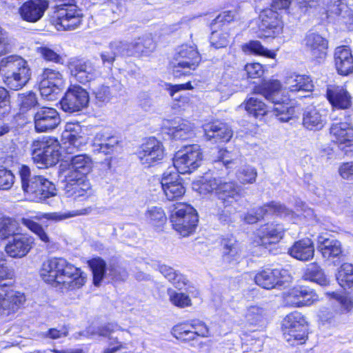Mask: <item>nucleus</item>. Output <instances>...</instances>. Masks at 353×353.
Listing matches in <instances>:
<instances>
[{
	"mask_svg": "<svg viewBox=\"0 0 353 353\" xmlns=\"http://www.w3.org/2000/svg\"><path fill=\"white\" fill-rule=\"evenodd\" d=\"M92 210L93 208L91 206H89L79 210H72L68 212H59L43 213L40 216H36L35 219L37 220H41V219L43 218L54 221H61L71 217L90 214L92 212Z\"/></svg>",
	"mask_w": 353,
	"mask_h": 353,
	"instance_id": "35",
	"label": "nucleus"
},
{
	"mask_svg": "<svg viewBox=\"0 0 353 353\" xmlns=\"http://www.w3.org/2000/svg\"><path fill=\"white\" fill-rule=\"evenodd\" d=\"M254 280L260 287L270 290L290 283L292 276L285 269H266L258 272Z\"/></svg>",
	"mask_w": 353,
	"mask_h": 353,
	"instance_id": "12",
	"label": "nucleus"
},
{
	"mask_svg": "<svg viewBox=\"0 0 353 353\" xmlns=\"http://www.w3.org/2000/svg\"><path fill=\"white\" fill-rule=\"evenodd\" d=\"M236 160L237 155L236 154L229 152L227 150L221 149L219 151L217 160H216L215 162L222 163L226 168H232V165L235 163Z\"/></svg>",
	"mask_w": 353,
	"mask_h": 353,
	"instance_id": "59",
	"label": "nucleus"
},
{
	"mask_svg": "<svg viewBox=\"0 0 353 353\" xmlns=\"http://www.w3.org/2000/svg\"><path fill=\"white\" fill-rule=\"evenodd\" d=\"M203 161V152L197 144L184 146L173 159V164L178 172L189 174L196 170Z\"/></svg>",
	"mask_w": 353,
	"mask_h": 353,
	"instance_id": "8",
	"label": "nucleus"
},
{
	"mask_svg": "<svg viewBox=\"0 0 353 353\" xmlns=\"http://www.w3.org/2000/svg\"><path fill=\"white\" fill-rule=\"evenodd\" d=\"M210 43L216 48L226 47L229 43V34L227 32L213 31Z\"/></svg>",
	"mask_w": 353,
	"mask_h": 353,
	"instance_id": "57",
	"label": "nucleus"
},
{
	"mask_svg": "<svg viewBox=\"0 0 353 353\" xmlns=\"http://www.w3.org/2000/svg\"><path fill=\"white\" fill-rule=\"evenodd\" d=\"M12 39L8 33L0 27V56L10 52L12 48Z\"/></svg>",
	"mask_w": 353,
	"mask_h": 353,
	"instance_id": "62",
	"label": "nucleus"
},
{
	"mask_svg": "<svg viewBox=\"0 0 353 353\" xmlns=\"http://www.w3.org/2000/svg\"><path fill=\"white\" fill-rule=\"evenodd\" d=\"M274 214L283 219L295 222L297 216L291 210L279 202L272 201L256 210L254 212H249L244 216V220L249 224L256 223L265 214Z\"/></svg>",
	"mask_w": 353,
	"mask_h": 353,
	"instance_id": "11",
	"label": "nucleus"
},
{
	"mask_svg": "<svg viewBox=\"0 0 353 353\" xmlns=\"http://www.w3.org/2000/svg\"><path fill=\"white\" fill-rule=\"evenodd\" d=\"M190 328L196 336L209 337L210 336L209 328L206 324L202 321H193L190 325Z\"/></svg>",
	"mask_w": 353,
	"mask_h": 353,
	"instance_id": "63",
	"label": "nucleus"
},
{
	"mask_svg": "<svg viewBox=\"0 0 353 353\" xmlns=\"http://www.w3.org/2000/svg\"><path fill=\"white\" fill-rule=\"evenodd\" d=\"M93 167L91 157L87 154L72 157L65 175L67 181H72L77 178H86Z\"/></svg>",
	"mask_w": 353,
	"mask_h": 353,
	"instance_id": "19",
	"label": "nucleus"
},
{
	"mask_svg": "<svg viewBox=\"0 0 353 353\" xmlns=\"http://www.w3.org/2000/svg\"><path fill=\"white\" fill-rule=\"evenodd\" d=\"M138 158L145 167L159 163L164 157L162 143L154 138H150L143 143L137 152Z\"/></svg>",
	"mask_w": 353,
	"mask_h": 353,
	"instance_id": "15",
	"label": "nucleus"
},
{
	"mask_svg": "<svg viewBox=\"0 0 353 353\" xmlns=\"http://www.w3.org/2000/svg\"><path fill=\"white\" fill-rule=\"evenodd\" d=\"M201 61L197 50L192 46L187 45L182 46L176 58V63L174 65L173 73L175 77L185 74L188 71L181 72L180 68L183 70H195Z\"/></svg>",
	"mask_w": 353,
	"mask_h": 353,
	"instance_id": "16",
	"label": "nucleus"
},
{
	"mask_svg": "<svg viewBox=\"0 0 353 353\" xmlns=\"http://www.w3.org/2000/svg\"><path fill=\"white\" fill-rule=\"evenodd\" d=\"M172 334L176 339L183 341H191L196 339L195 334L188 325L174 326L172 329Z\"/></svg>",
	"mask_w": 353,
	"mask_h": 353,
	"instance_id": "51",
	"label": "nucleus"
},
{
	"mask_svg": "<svg viewBox=\"0 0 353 353\" xmlns=\"http://www.w3.org/2000/svg\"><path fill=\"white\" fill-rule=\"evenodd\" d=\"M93 94L99 105H102L110 99V91L108 86L100 85L92 90Z\"/></svg>",
	"mask_w": 353,
	"mask_h": 353,
	"instance_id": "58",
	"label": "nucleus"
},
{
	"mask_svg": "<svg viewBox=\"0 0 353 353\" xmlns=\"http://www.w3.org/2000/svg\"><path fill=\"white\" fill-rule=\"evenodd\" d=\"M26 298L23 293L13 290L0 292V314L14 312L24 303Z\"/></svg>",
	"mask_w": 353,
	"mask_h": 353,
	"instance_id": "26",
	"label": "nucleus"
},
{
	"mask_svg": "<svg viewBox=\"0 0 353 353\" xmlns=\"http://www.w3.org/2000/svg\"><path fill=\"white\" fill-rule=\"evenodd\" d=\"M284 339L292 345L303 344L307 337V324L305 318L298 312L289 314L282 323Z\"/></svg>",
	"mask_w": 353,
	"mask_h": 353,
	"instance_id": "6",
	"label": "nucleus"
},
{
	"mask_svg": "<svg viewBox=\"0 0 353 353\" xmlns=\"http://www.w3.org/2000/svg\"><path fill=\"white\" fill-rule=\"evenodd\" d=\"M81 128L78 123H68L61 134V145L54 137H46L35 140L32 144V158L39 168L54 165L61 157L60 149L68 154L78 151L87 142L86 138L81 136Z\"/></svg>",
	"mask_w": 353,
	"mask_h": 353,
	"instance_id": "1",
	"label": "nucleus"
},
{
	"mask_svg": "<svg viewBox=\"0 0 353 353\" xmlns=\"http://www.w3.org/2000/svg\"><path fill=\"white\" fill-rule=\"evenodd\" d=\"M21 222L23 225L34 233L41 241L46 243H50V237L40 224L28 218H22Z\"/></svg>",
	"mask_w": 353,
	"mask_h": 353,
	"instance_id": "47",
	"label": "nucleus"
},
{
	"mask_svg": "<svg viewBox=\"0 0 353 353\" xmlns=\"http://www.w3.org/2000/svg\"><path fill=\"white\" fill-rule=\"evenodd\" d=\"M207 140L214 142H228L232 137V131L228 125L221 122L207 123L203 125Z\"/></svg>",
	"mask_w": 353,
	"mask_h": 353,
	"instance_id": "25",
	"label": "nucleus"
},
{
	"mask_svg": "<svg viewBox=\"0 0 353 353\" xmlns=\"http://www.w3.org/2000/svg\"><path fill=\"white\" fill-rule=\"evenodd\" d=\"M40 275L46 283L61 285L63 290L79 289L86 281L85 274L63 258H52L44 261Z\"/></svg>",
	"mask_w": 353,
	"mask_h": 353,
	"instance_id": "2",
	"label": "nucleus"
},
{
	"mask_svg": "<svg viewBox=\"0 0 353 353\" xmlns=\"http://www.w3.org/2000/svg\"><path fill=\"white\" fill-rule=\"evenodd\" d=\"M34 243V239L28 235L15 236L6 246V253L12 258H22L28 254Z\"/></svg>",
	"mask_w": 353,
	"mask_h": 353,
	"instance_id": "24",
	"label": "nucleus"
},
{
	"mask_svg": "<svg viewBox=\"0 0 353 353\" xmlns=\"http://www.w3.org/2000/svg\"><path fill=\"white\" fill-rule=\"evenodd\" d=\"M326 123L325 116L315 108L306 109L303 114V125L309 130H321Z\"/></svg>",
	"mask_w": 353,
	"mask_h": 353,
	"instance_id": "32",
	"label": "nucleus"
},
{
	"mask_svg": "<svg viewBox=\"0 0 353 353\" xmlns=\"http://www.w3.org/2000/svg\"><path fill=\"white\" fill-rule=\"evenodd\" d=\"M170 221L173 228L181 236H186L192 234L198 222L196 210L185 203H177L172 211Z\"/></svg>",
	"mask_w": 353,
	"mask_h": 353,
	"instance_id": "7",
	"label": "nucleus"
},
{
	"mask_svg": "<svg viewBox=\"0 0 353 353\" xmlns=\"http://www.w3.org/2000/svg\"><path fill=\"white\" fill-rule=\"evenodd\" d=\"M165 196L169 201H173L180 199L185 192V188L181 183L166 186L162 188Z\"/></svg>",
	"mask_w": 353,
	"mask_h": 353,
	"instance_id": "54",
	"label": "nucleus"
},
{
	"mask_svg": "<svg viewBox=\"0 0 353 353\" xmlns=\"http://www.w3.org/2000/svg\"><path fill=\"white\" fill-rule=\"evenodd\" d=\"M256 92L274 104L273 112L279 121L288 122L295 117L296 108L287 97L283 96L279 81H265L256 88Z\"/></svg>",
	"mask_w": 353,
	"mask_h": 353,
	"instance_id": "3",
	"label": "nucleus"
},
{
	"mask_svg": "<svg viewBox=\"0 0 353 353\" xmlns=\"http://www.w3.org/2000/svg\"><path fill=\"white\" fill-rule=\"evenodd\" d=\"M339 284L343 288H351L353 285V265L351 263H343L336 275Z\"/></svg>",
	"mask_w": 353,
	"mask_h": 353,
	"instance_id": "45",
	"label": "nucleus"
},
{
	"mask_svg": "<svg viewBox=\"0 0 353 353\" xmlns=\"http://www.w3.org/2000/svg\"><path fill=\"white\" fill-rule=\"evenodd\" d=\"M60 123L59 114L54 108L41 107L34 113V123L37 132L51 131L57 128Z\"/></svg>",
	"mask_w": 353,
	"mask_h": 353,
	"instance_id": "17",
	"label": "nucleus"
},
{
	"mask_svg": "<svg viewBox=\"0 0 353 353\" xmlns=\"http://www.w3.org/2000/svg\"><path fill=\"white\" fill-rule=\"evenodd\" d=\"M64 85L65 80L59 71L51 68L43 70L39 85L40 93L43 98L54 101Z\"/></svg>",
	"mask_w": 353,
	"mask_h": 353,
	"instance_id": "10",
	"label": "nucleus"
},
{
	"mask_svg": "<svg viewBox=\"0 0 353 353\" xmlns=\"http://www.w3.org/2000/svg\"><path fill=\"white\" fill-rule=\"evenodd\" d=\"M318 249L325 259L338 256L342 252L341 244L338 240L323 235L318 237Z\"/></svg>",
	"mask_w": 353,
	"mask_h": 353,
	"instance_id": "34",
	"label": "nucleus"
},
{
	"mask_svg": "<svg viewBox=\"0 0 353 353\" xmlns=\"http://www.w3.org/2000/svg\"><path fill=\"white\" fill-rule=\"evenodd\" d=\"M259 30L261 37H275L282 32L283 23L279 14L272 9L263 10L260 14Z\"/></svg>",
	"mask_w": 353,
	"mask_h": 353,
	"instance_id": "20",
	"label": "nucleus"
},
{
	"mask_svg": "<svg viewBox=\"0 0 353 353\" xmlns=\"http://www.w3.org/2000/svg\"><path fill=\"white\" fill-rule=\"evenodd\" d=\"M145 216L149 222L154 226H161L166 221V216L163 210L157 206L148 208Z\"/></svg>",
	"mask_w": 353,
	"mask_h": 353,
	"instance_id": "48",
	"label": "nucleus"
},
{
	"mask_svg": "<svg viewBox=\"0 0 353 353\" xmlns=\"http://www.w3.org/2000/svg\"><path fill=\"white\" fill-rule=\"evenodd\" d=\"M48 8L47 0H29L20 7L19 14L23 20L35 23L42 18Z\"/></svg>",
	"mask_w": 353,
	"mask_h": 353,
	"instance_id": "21",
	"label": "nucleus"
},
{
	"mask_svg": "<svg viewBox=\"0 0 353 353\" xmlns=\"http://www.w3.org/2000/svg\"><path fill=\"white\" fill-rule=\"evenodd\" d=\"M305 46L307 52L316 59H323L327 54V41L318 33H307L305 38Z\"/></svg>",
	"mask_w": 353,
	"mask_h": 353,
	"instance_id": "23",
	"label": "nucleus"
},
{
	"mask_svg": "<svg viewBox=\"0 0 353 353\" xmlns=\"http://www.w3.org/2000/svg\"><path fill=\"white\" fill-rule=\"evenodd\" d=\"M110 48L117 56L131 54V43L114 41L110 43Z\"/></svg>",
	"mask_w": 353,
	"mask_h": 353,
	"instance_id": "60",
	"label": "nucleus"
},
{
	"mask_svg": "<svg viewBox=\"0 0 353 353\" xmlns=\"http://www.w3.org/2000/svg\"><path fill=\"white\" fill-rule=\"evenodd\" d=\"M285 84V89L290 92H310L313 89L312 81L307 75L293 74L286 78Z\"/></svg>",
	"mask_w": 353,
	"mask_h": 353,
	"instance_id": "33",
	"label": "nucleus"
},
{
	"mask_svg": "<svg viewBox=\"0 0 353 353\" xmlns=\"http://www.w3.org/2000/svg\"><path fill=\"white\" fill-rule=\"evenodd\" d=\"M224 258L227 261H236L240 255L241 249L239 245L235 241L229 240L223 245Z\"/></svg>",
	"mask_w": 353,
	"mask_h": 353,
	"instance_id": "52",
	"label": "nucleus"
},
{
	"mask_svg": "<svg viewBox=\"0 0 353 353\" xmlns=\"http://www.w3.org/2000/svg\"><path fill=\"white\" fill-rule=\"evenodd\" d=\"M65 194L68 197L74 199L85 200L93 194L91 185L86 178H77L72 181H68Z\"/></svg>",
	"mask_w": 353,
	"mask_h": 353,
	"instance_id": "27",
	"label": "nucleus"
},
{
	"mask_svg": "<svg viewBox=\"0 0 353 353\" xmlns=\"http://www.w3.org/2000/svg\"><path fill=\"white\" fill-rule=\"evenodd\" d=\"M284 231V228L280 224H265L257 230L255 242L257 245L263 246L276 243L283 238Z\"/></svg>",
	"mask_w": 353,
	"mask_h": 353,
	"instance_id": "22",
	"label": "nucleus"
},
{
	"mask_svg": "<svg viewBox=\"0 0 353 353\" xmlns=\"http://www.w3.org/2000/svg\"><path fill=\"white\" fill-rule=\"evenodd\" d=\"M241 50L246 54L260 55L272 59L276 57L275 52L265 48L259 41H250L242 45Z\"/></svg>",
	"mask_w": 353,
	"mask_h": 353,
	"instance_id": "41",
	"label": "nucleus"
},
{
	"mask_svg": "<svg viewBox=\"0 0 353 353\" xmlns=\"http://www.w3.org/2000/svg\"><path fill=\"white\" fill-rule=\"evenodd\" d=\"M334 63L338 73L347 75L353 71V57L351 50L345 46L338 47L334 52Z\"/></svg>",
	"mask_w": 353,
	"mask_h": 353,
	"instance_id": "30",
	"label": "nucleus"
},
{
	"mask_svg": "<svg viewBox=\"0 0 353 353\" xmlns=\"http://www.w3.org/2000/svg\"><path fill=\"white\" fill-rule=\"evenodd\" d=\"M168 90L170 92V96L174 101H182L183 103L188 102V97L181 96L179 92L181 90H191L193 88L191 83L190 82L183 84H176V85H168Z\"/></svg>",
	"mask_w": 353,
	"mask_h": 353,
	"instance_id": "53",
	"label": "nucleus"
},
{
	"mask_svg": "<svg viewBox=\"0 0 353 353\" xmlns=\"http://www.w3.org/2000/svg\"><path fill=\"white\" fill-rule=\"evenodd\" d=\"M170 131L175 139L185 140L192 137L194 134L192 123L181 119L174 122Z\"/></svg>",
	"mask_w": 353,
	"mask_h": 353,
	"instance_id": "38",
	"label": "nucleus"
},
{
	"mask_svg": "<svg viewBox=\"0 0 353 353\" xmlns=\"http://www.w3.org/2000/svg\"><path fill=\"white\" fill-rule=\"evenodd\" d=\"M88 265L92 272L94 285L95 286L100 285L105 272L106 263L105 261L99 257L94 258L88 261Z\"/></svg>",
	"mask_w": 353,
	"mask_h": 353,
	"instance_id": "44",
	"label": "nucleus"
},
{
	"mask_svg": "<svg viewBox=\"0 0 353 353\" xmlns=\"http://www.w3.org/2000/svg\"><path fill=\"white\" fill-rule=\"evenodd\" d=\"M243 105L248 113L256 119L262 118L268 112L267 105L257 97H250Z\"/></svg>",
	"mask_w": 353,
	"mask_h": 353,
	"instance_id": "39",
	"label": "nucleus"
},
{
	"mask_svg": "<svg viewBox=\"0 0 353 353\" xmlns=\"http://www.w3.org/2000/svg\"><path fill=\"white\" fill-rule=\"evenodd\" d=\"M17 173L21 179L23 190L32 200L37 202L43 201L57 194L54 183L41 175L32 176L28 166L19 165Z\"/></svg>",
	"mask_w": 353,
	"mask_h": 353,
	"instance_id": "4",
	"label": "nucleus"
},
{
	"mask_svg": "<svg viewBox=\"0 0 353 353\" xmlns=\"http://www.w3.org/2000/svg\"><path fill=\"white\" fill-rule=\"evenodd\" d=\"M1 67L8 68L6 72L3 81L11 90L21 89L28 82L31 77L30 69L27 61L22 57L11 55L1 61Z\"/></svg>",
	"mask_w": 353,
	"mask_h": 353,
	"instance_id": "5",
	"label": "nucleus"
},
{
	"mask_svg": "<svg viewBox=\"0 0 353 353\" xmlns=\"http://www.w3.org/2000/svg\"><path fill=\"white\" fill-rule=\"evenodd\" d=\"M221 177H211L205 176L199 180L193 183V189L200 194H207L212 192L216 193L217 188L220 184Z\"/></svg>",
	"mask_w": 353,
	"mask_h": 353,
	"instance_id": "36",
	"label": "nucleus"
},
{
	"mask_svg": "<svg viewBox=\"0 0 353 353\" xmlns=\"http://www.w3.org/2000/svg\"><path fill=\"white\" fill-rule=\"evenodd\" d=\"M82 13L77 6L72 4H63L57 6L54 24L57 30H72L81 23Z\"/></svg>",
	"mask_w": 353,
	"mask_h": 353,
	"instance_id": "9",
	"label": "nucleus"
},
{
	"mask_svg": "<svg viewBox=\"0 0 353 353\" xmlns=\"http://www.w3.org/2000/svg\"><path fill=\"white\" fill-rule=\"evenodd\" d=\"M154 48V44L150 38L139 39L131 43V54L133 53L147 54Z\"/></svg>",
	"mask_w": 353,
	"mask_h": 353,
	"instance_id": "50",
	"label": "nucleus"
},
{
	"mask_svg": "<svg viewBox=\"0 0 353 353\" xmlns=\"http://www.w3.org/2000/svg\"><path fill=\"white\" fill-rule=\"evenodd\" d=\"M14 176L11 171L0 169V190H9L14 183Z\"/></svg>",
	"mask_w": 353,
	"mask_h": 353,
	"instance_id": "61",
	"label": "nucleus"
},
{
	"mask_svg": "<svg viewBox=\"0 0 353 353\" xmlns=\"http://www.w3.org/2000/svg\"><path fill=\"white\" fill-rule=\"evenodd\" d=\"M303 298V286H298L290 289L284 297L287 305L292 307H301Z\"/></svg>",
	"mask_w": 353,
	"mask_h": 353,
	"instance_id": "49",
	"label": "nucleus"
},
{
	"mask_svg": "<svg viewBox=\"0 0 353 353\" xmlns=\"http://www.w3.org/2000/svg\"><path fill=\"white\" fill-rule=\"evenodd\" d=\"M89 102L88 92L79 85L70 86L61 101V108L67 112H75L85 108Z\"/></svg>",
	"mask_w": 353,
	"mask_h": 353,
	"instance_id": "14",
	"label": "nucleus"
},
{
	"mask_svg": "<svg viewBox=\"0 0 353 353\" xmlns=\"http://www.w3.org/2000/svg\"><path fill=\"white\" fill-rule=\"evenodd\" d=\"M288 253L298 260L309 261L313 258L314 254L313 243L307 238L296 241L289 249Z\"/></svg>",
	"mask_w": 353,
	"mask_h": 353,
	"instance_id": "31",
	"label": "nucleus"
},
{
	"mask_svg": "<svg viewBox=\"0 0 353 353\" xmlns=\"http://www.w3.org/2000/svg\"><path fill=\"white\" fill-rule=\"evenodd\" d=\"M179 173L174 166L164 172L161 181L162 188L176 184V183H181Z\"/></svg>",
	"mask_w": 353,
	"mask_h": 353,
	"instance_id": "56",
	"label": "nucleus"
},
{
	"mask_svg": "<svg viewBox=\"0 0 353 353\" xmlns=\"http://www.w3.org/2000/svg\"><path fill=\"white\" fill-rule=\"evenodd\" d=\"M326 97L333 108L347 109L351 105V97L342 87L327 86Z\"/></svg>",
	"mask_w": 353,
	"mask_h": 353,
	"instance_id": "29",
	"label": "nucleus"
},
{
	"mask_svg": "<svg viewBox=\"0 0 353 353\" xmlns=\"http://www.w3.org/2000/svg\"><path fill=\"white\" fill-rule=\"evenodd\" d=\"M325 3L327 7L328 16H337L345 19L352 15V10L345 0H328Z\"/></svg>",
	"mask_w": 353,
	"mask_h": 353,
	"instance_id": "40",
	"label": "nucleus"
},
{
	"mask_svg": "<svg viewBox=\"0 0 353 353\" xmlns=\"http://www.w3.org/2000/svg\"><path fill=\"white\" fill-rule=\"evenodd\" d=\"M248 77L256 79L261 77L264 72L263 67L259 63H250L245 65Z\"/></svg>",
	"mask_w": 353,
	"mask_h": 353,
	"instance_id": "64",
	"label": "nucleus"
},
{
	"mask_svg": "<svg viewBox=\"0 0 353 353\" xmlns=\"http://www.w3.org/2000/svg\"><path fill=\"white\" fill-rule=\"evenodd\" d=\"M330 133L332 141L347 154L353 151V115L350 123L339 122L332 124Z\"/></svg>",
	"mask_w": 353,
	"mask_h": 353,
	"instance_id": "13",
	"label": "nucleus"
},
{
	"mask_svg": "<svg viewBox=\"0 0 353 353\" xmlns=\"http://www.w3.org/2000/svg\"><path fill=\"white\" fill-rule=\"evenodd\" d=\"M19 231V223L8 216L0 217V239H6Z\"/></svg>",
	"mask_w": 353,
	"mask_h": 353,
	"instance_id": "42",
	"label": "nucleus"
},
{
	"mask_svg": "<svg viewBox=\"0 0 353 353\" xmlns=\"http://www.w3.org/2000/svg\"><path fill=\"white\" fill-rule=\"evenodd\" d=\"M245 322L250 325H258L265 321L266 311L259 305H252L247 307L243 312Z\"/></svg>",
	"mask_w": 353,
	"mask_h": 353,
	"instance_id": "37",
	"label": "nucleus"
},
{
	"mask_svg": "<svg viewBox=\"0 0 353 353\" xmlns=\"http://www.w3.org/2000/svg\"><path fill=\"white\" fill-rule=\"evenodd\" d=\"M236 176L241 184H252L256 181L257 171L254 167L245 165L237 170Z\"/></svg>",
	"mask_w": 353,
	"mask_h": 353,
	"instance_id": "46",
	"label": "nucleus"
},
{
	"mask_svg": "<svg viewBox=\"0 0 353 353\" xmlns=\"http://www.w3.org/2000/svg\"><path fill=\"white\" fill-rule=\"evenodd\" d=\"M71 76L78 82L85 84L97 77L94 63L88 59H74L68 65Z\"/></svg>",
	"mask_w": 353,
	"mask_h": 353,
	"instance_id": "18",
	"label": "nucleus"
},
{
	"mask_svg": "<svg viewBox=\"0 0 353 353\" xmlns=\"http://www.w3.org/2000/svg\"><path fill=\"white\" fill-rule=\"evenodd\" d=\"M168 294L170 302L175 306L185 307L191 305L190 297L183 293L168 290Z\"/></svg>",
	"mask_w": 353,
	"mask_h": 353,
	"instance_id": "55",
	"label": "nucleus"
},
{
	"mask_svg": "<svg viewBox=\"0 0 353 353\" xmlns=\"http://www.w3.org/2000/svg\"><path fill=\"white\" fill-rule=\"evenodd\" d=\"M303 277L305 280L315 282L321 285H326L328 283L326 276L316 263H310L307 265Z\"/></svg>",
	"mask_w": 353,
	"mask_h": 353,
	"instance_id": "43",
	"label": "nucleus"
},
{
	"mask_svg": "<svg viewBox=\"0 0 353 353\" xmlns=\"http://www.w3.org/2000/svg\"><path fill=\"white\" fill-rule=\"evenodd\" d=\"M216 194L226 206L232 205L241 198L240 188L237 184L232 181H223L221 178Z\"/></svg>",
	"mask_w": 353,
	"mask_h": 353,
	"instance_id": "28",
	"label": "nucleus"
}]
</instances>
